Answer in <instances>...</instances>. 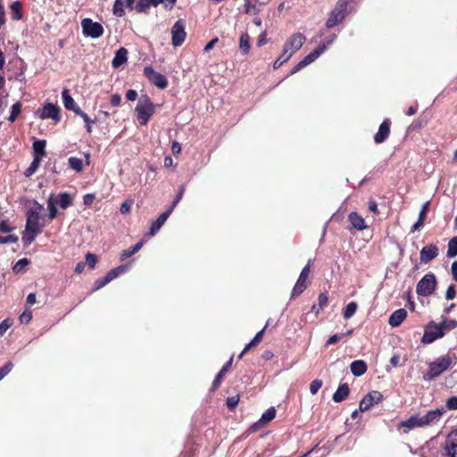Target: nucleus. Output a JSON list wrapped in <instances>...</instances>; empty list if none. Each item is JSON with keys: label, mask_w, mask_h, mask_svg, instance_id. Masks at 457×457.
<instances>
[{"label": "nucleus", "mask_w": 457, "mask_h": 457, "mask_svg": "<svg viewBox=\"0 0 457 457\" xmlns=\"http://www.w3.org/2000/svg\"><path fill=\"white\" fill-rule=\"evenodd\" d=\"M43 209L41 204H36V206L28 212L26 228L21 237L24 245H30L37 235L41 233L44 224L41 222L40 212Z\"/></svg>", "instance_id": "f257e3e1"}, {"label": "nucleus", "mask_w": 457, "mask_h": 457, "mask_svg": "<svg viewBox=\"0 0 457 457\" xmlns=\"http://www.w3.org/2000/svg\"><path fill=\"white\" fill-rule=\"evenodd\" d=\"M455 357L451 354H445L438 357L428 365V370L424 375L425 380H431L446 371L453 363Z\"/></svg>", "instance_id": "f03ea898"}, {"label": "nucleus", "mask_w": 457, "mask_h": 457, "mask_svg": "<svg viewBox=\"0 0 457 457\" xmlns=\"http://www.w3.org/2000/svg\"><path fill=\"white\" fill-rule=\"evenodd\" d=\"M135 112L139 124L145 126L155 112V105L146 95L141 96L135 108Z\"/></svg>", "instance_id": "7ed1b4c3"}, {"label": "nucleus", "mask_w": 457, "mask_h": 457, "mask_svg": "<svg viewBox=\"0 0 457 457\" xmlns=\"http://www.w3.org/2000/svg\"><path fill=\"white\" fill-rule=\"evenodd\" d=\"M337 36L335 34L329 37V39L327 43L320 44L317 48H315L312 52L307 54L301 62H299L291 71V74H295L306 67L307 65L312 63L316 59H318L324 51L333 44L336 40Z\"/></svg>", "instance_id": "20e7f679"}, {"label": "nucleus", "mask_w": 457, "mask_h": 457, "mask_svg": "<svg viewBox=\"0 0 457 457\" xmlns=\"http://www.w3.org/2000/svg\"><path fill=\"white\" fill-rule=\"evenodd\" d=\"M349 0H338L326 21L327 28L330 29L342 22L347 15Z\"/></svg>", "instance_id": "39448f33"}, {"label": "nucleus", "mask_w": 457, "mask_h": 457, "mask_svg": "<svg viewBox=\"0 0 457 457\" xmlns=\"http://www.w3.org/2000/svg\"><path fill=\"white\" fill-rule=\"evenodd\" d=\"M437 281L434 273H427L417 284L416 292L419 295L428 296L436 288Z\"/></svg>", "instance_id": "423d86ee"}, {"label": "nucleus", "mask_w": 457, "mask_h": 457, "mask_svg": "<svg viewBox=\"0 0 457 457\" xmlns=\"http://www.w3.org/2000/svg\"><path fill=\"white\" fill-rule=\"evenodd\" d=\"M129 269V264H124L109 270L104 278H98L94 282L92 290L97 291L101 289L114 278H118L120 274L127 272Z\"/></svg>", "instance_id": "0eeeda50"}, {"label": "nucleus", "mask_w": 457, "mask_h": 457, "mask_svg": "<svg viewBox=\"0 0 457 457\" xmlns=\"http://www.w3.org/2000/svg\"><path fill=\"white\" fill-rule=\"evenodd\" d=\"M82 32L85 36L98 38L104 33V28L99 22L93 21L89 18L81 21Z\"/></svg>", "instance_id": "6e6552de"}, {"label": "nucleus", "mask_w": 457, "mask_h": 457, "mask_svg": "<svg viewBox=\"0 0 457 457\" xmlns=\"http://www.w3.org/2000/svg\"><path fill=\"white\" fill-rule=\"evenodd\" d=\"M186 22L184 20H178L171 28V43L175 47L180 46L187 37L185 30Z\"/></svg>", "instance_id": "1a4fd4ad"}, {"label": "nucleus", "mask_w": 457, "mask_h": 457, "mask_svg": "<svg viewBox=\"0 0 457 457\" xmlns=\"http://www.w3.org/2000/svg\"><path fill=\"white\" fill-rule=\"evenodd\" d=\"M445 336V331L440 323L430 322L426 328L422 337L424 344H431L435 340L441 338Z\"/></svg>", "instance_id": "9d476101"}, {"label": "nucleus", "mask_w": 457, "mask_h": 457, "mask_svg": "<svg viewBox=\"0 0 457 457\" xmlns=\"http://www.w3.org/2000/svg\"><path fill=\"white\" fill-rule=\"evenodd\" d=\"M383 400V395L378 391H371L367 394L359 403V411H369L372 406L378 404Z\"/></svg>", "instance_id": "9b49d317"}, {"label": "nucleus", "mask_w": 457, "mask_h": 457, "mask_svg": "<svg viewBox=\"0 0 457 457\" xmlns=\"http://www.w3.org/2000/svg\"><path fill=\"white\" fill-rule=\"evenodd\" d=\"M144 74L152 84L161 89H163L168 86V81L165 76L155 71L150 66H147L144 69Z\"/></svg>", "instance_id": "f8f14e48"}, {"label": "nucleus", "mask_w": 457, "mask_h": 457, "mask_svg": "<svg viewBox=\"0 0 457 457\" xmlns=\"http://www.w3.org/2000/svg\"><path fill=\"white\" fill-rule=\"evenodd\" d=\"M304 42V35L302 33H295L285 43L284 50H287V53H292L293 55L303 46Z\"/></svg>", "instance_id": "ddd939ff"}, {"label": "nucleus", "mask_w": 457, "mask_h": 457, "mask_svg": "<svg viewBox=\"0 0 457 457\" xmlns=\"http://www.w3.org/2000/svg\"><path fill=\"white\" fill-rule=\"evenodd\" d=\"M445 412V411L444 408H439L428 411L426 414L421 416L424 426L429 427L437 424Z\"/></svg>", "instance_id": "4468645a"}, {"label": "nucleus", "mask_w": 457, "mask_h": 457, "mask_svg": "<svg viewBox=\"0 0 457 457\" xmlns=\"http://www.w3.org/2000/svg\"><path fill=\"white\" fill-rule=\"evenodd\" d=\"M439 254V249L436 245H428L424 246L420 251V262L428 263Z\"/></svg>", "instance_id": "2eb2a0df"}, {"label": "nucleus", "mask_w": 457, "mask_h": 457, "mask_svg": "<svg viewBox=\"0 0 457 457\" xmlns=\"http://www.w3.org/2000/svg\"><path fill=\"white\" fill-rule=\"evenodd\" d=\"M445 450L448 457H457V429L448 435Z\"/></svg>", "instance_id": "dca6fc26"}, {"label": "nucleus", "mask_w": 457, "mask_h": 457, "mask_svg": "<svg viewBox=\"0 0 457 457\" xmlns=\"http://www.w3.org/2000/svg\"><path fill=\"white\" fill-rule=\"evenodd\" d=\"M59 111L60 110H59L58 106H56L53 104H47L39 112V117L42 120L53 119L55 121H59L60 120Z\"/></svg>", "instance_id": "f3484780"}, {"label": "nucleus", "mask_w": 457, "mask_h": 457, "mask_svg": "<svg viewBox=\"0 0 457 457\" xmlns=\"http://www.w3.org/2000/svg\"><path fill=\"white\" fill-rule=\"evenodd\" d=\"M399 427L406 428L405 432L417 428H425L422 417L420 415L411 416L408 420L401 421Z\"/></svg>", "instance_id": "a211bd4d"}, {"label": "nucleus", "mask_w": 457, "mask_h": 457, "mask_svg": "<svg viewBox=\"0 0 457 457\" xmlns=\"http://www.w3.org/2000/svg\"><path fill=\"white\" fill-rule=\"evenodd\" d=\"M134 3L135 0H116L112 8L113 14L117 17H122L127 8H133Z\"/></svg>", "instance_id": "6ab92c4d"}, {"label": "nucleus", "mask_w": 457, "mask_h": 457, "mask_svg": "<svg viewBox=\"0 0 457 457\" xmlns=\"http://www.w3.org/2000/svg\"><path fill=\"white\" fill-rule=\"evenodd\" d=\"M171 214L170 211H166L159 215L156 220L152 223L149 232L147 236L154 237L162 228V226L166 222L167 219Z\"/></svg>", "instance_id": "aec40b11"}, {"label": "nucleus", "mask_w": 457, "mask_h": 457, "mask_svg": "<svg viewBox=\"0 0 457 457\" xmlns=\"http://www.w3.org/2000/svg\"><path fill=\"white\" fill-rule=\"evenodd\" d=\"M407 317V311L403 308L395 311L389 317L388 323L391 327L396 328L402 324V322Z\"/></svg>", "instance_id": "412c9836"}, {"label": "nucleus", "mask_w": 457, "mask_h": 457, "mask_svg": "<svg viewBox=\"0 0 457 457\" xmlns=\"http://www.w3.org/2000/svg\"><path fill=\"white\" fill-rule=\"evenodd\" d=\"M390 129H389V121L384 120L379 128L378 131L374 136V140L377 144L383 143L389 136Z\"/></svg>", "instance_id": "4be33fe9"}, {"label": "nucleus", "mask_w": 457, "mask_h": 457, "mask_svg": "<svg viewBox=\"0 0 457 457\" xmlns=\"http://www.w3.org/2000/svg\"><path fill=\"white\" fill-rule=\"evenodd\" d=\"M128 60V50L124 47H120L116 51L114 58L112 59V64L113 68H118L124 64Z\"/></svg>", "instance_id": "5701e85b"}, {"label": "nucleus", "mask_w": 457, "mask_h": 457, "mask_svg": "<svg viewBox=\"0 0 457 457\" xmlns=\"http://www.w3.org/2000/svg\"><path fill=\"white\" fill-rule=\"evenodd\" d=\"M62 101L64 107L68 110L73 111L76 113V110H81L77 104L75 103L74 99L71 96L69 90L64 89L62 93Z\"/></svg>", "instance_id": "b1692460"}, {"label": "nucleus", "mask_w": 457, "mask_h": 457, "mask_svg": "<svg viewBox=\"0 0 457 457\" xmlns=\"http://www.w3.org/2000/svg\"><path fill=\"white\" fill-rule=\"evenodd\" d=\"M349 220L352 224V227L357 230H363L366 228L364 219L357 212H351L349 214Z\"/></svg>", "instance_id": "393cba45"}, {"label": "nucleus", "mask_w": 457, "mask_h": 457, "mask_svg": "<svg viewBox=\"0 0 457 457\" xmlns=\"http://www.w3.org/2000/svg\"><path fill=\"white\" fill-rule=\"evenodd\" d=\"M351 372L356 376L360 377L363 375L367 370L366 363L361 360L353 361L350 365Z\"/></svg>", "instance_id": "a878e982"}, {"label": "nucleus", "mask_w": 457, "mask_h": 457, "mask_svg": "<svg viewBox=\"0 0 457 457\" xmlns=\"http://www.w3.org/2000/svg\"><path fill=\"white\" fill-rule=\"evenodd\" d=\"M349 395V387L346 384L340 385L333 395V400L336 403L344 401Z\"/></svg>", "instance_id": "bb28decb"}, {"label": "nucleus", "mask_w": 457, "mask_h": 457, "mask_svg": "<svg viewBox=\"0 0 457 457\" xmlns=\"http://www.w3.org/2000/svg\"><path fill=\"white\" fill-rule=\"evenodd\" d=\"M232 361H233V357H231L229 359V361L222 367V369L216 375V377H215V378H214V380L212 382V390H215L216 388L219 387V386L220 385L221 380H222L226 371L230 368Z\"/></svg>", "instance_id": "cd10ccee"}, {"label": "nucleus", "mask_w": 457, "mask_h": 457, "mask_svg": "<svg viewBox=\"0 0 457 457\" xmlns=\"http://www.w3.org/2000/svg\"><path fill=\"white\" fill-rule=\"evenodd\" d=\"M268 325H269V320L267 321L265 327L254 336V337L252 339V341L250 343H248L245 346V348L242 351V353H240L239 357H242L252 346L256 345L257 344H259L262 341L264 330L266 329Z\"/></svg>", "instance_id": "c85d7f7f"}, {"label": "nucleus", "mask_w": 457, "mask_h": 457, "mask_svg": "<svg viewBox=\"0 0 457 457\" xmlns=\"http://www.w3.org/2000/svg\"><path fill=\"white\" fill-rule=\"evenodd\" d=\"M55 204L61 208L66 209L72 204V199L68 193H62L54 197Z\"/></svg>", "instance_id": "c756f323"}, {"label": "nucleus", "mask_w": 457, "mask_h": 457, "mask_svg": "<svg viewBox=\"0 0 457 457\" xmlns=\"http://www.w3.org/2000/svg\"><path fill=\"white\" fill-rule=\"evenodd\" d=\"M318 304H313L312 307V311L318 315L324 307H326L328 303V297L326 293H320L318 298Z\"/></svg>", "instance_id": "7c9ffc66"}, {"label": "nucleus", "mask_w": 457, "mask_h": 457, "mask_svg": "<svg viewBox=\"0 0 457 457\" xmlns=\"http://www.w3.org/2000/svg\"><path fill=\"white\" fill-rule=\"evenodd\" d=\"M144 243V240H141L135 245L131 246L130 248L124 250L120 256L121 261H124L125 259L129 258L130 256L137 253L143 246Z\"/></svg>", "instance_id": "2f4dec72"}, {"label": "nucleus", "mask_w": 457, "mask_h": 457, "mask_svg": "<svg viewBox=\"0 0 457 457\" xmlns=\"http://www.w3.org/2000/svg\"><path fill=\"white\" fill-rule=\"evenodd\" d=\"M68 163L70 168L76 172H80L84 169L83 160L80 158L71 156L68 159Z\"/></svg>", "instance_id": "473e14b6"}, {"label": "nucleus", "mask_w": 457, "mask_h": 457, "mask_svg": "<svg viewBox=\"0 0 457 457\" xmlns=\"http://www.w3.org/2000/svg\"><path fill=\"white\" fill-rule=\"evenodd\" d=\"M249 36L247 33H243L239 39V49L243 54H247L250 50Z\"/></svg>", "instance_id": "72a5a7b5"}, {"label": "nucleus", "mask_w": 457, "mask_h": 457, "mask_svg": "<svg viewBox=\"0 0 457 457\" xmlns=\"http://www.w3.org/2000/svg\"><path fill=\"white\" fill-rule=\"evenodd\" d=\"M11 13H12V19L14 21H19L22 18L21 13V4L19 1L13 2L11 6Z\"/></svg>", "instance_id": "f704fd0d"}, {"label": "nucleus", "mask_w": 457, "mask_h": 457, "mask_svg": "<svg viewBox=\"0 0 457 457\" xmlns=\"http://www.w3.org/2000/svg\"><path fill=\"white\" fill-rule=\"evenodd\" d=\"M292 57V53H287V50L283 49V53L276 59L273 63V68L278 69L282 64L287 62Z\"/></svg>", "instance_id": "c9c22d12"}, {"label": "nucleus", "mask_w": 457, "mask_h": 457, "mask_svg": "<svg viewBox=\"0 0 457 457\" xmlns=\"http://www.w3.org/2000/svg\"><path fill=\"white\" fill-rule=\"evenodd\" d=\"M276 416V410L274 407L269 408L265 412L262 413L259 422L266 424L271 421Z\"/></svg>", "instance_id": "e433bc0d"}, {"label": "nucleus", "mask_w": 457, "mask_h": 457, "mask_svg": "<svg viewBox=\"0 0 457 457\" xmlns=\"http://www.w3.org/2000/svg\"><path fill=\"white\" fill-rule=\"evenodd\" d=\"M357 303L355 302L349 303L343 311V316L345 320L352 318L357 311Z\"/></svg>", "instance_id": "4c0bfd02"}, {"label": "nucleus", "mask_w": 457, "mask_h": 457, "mask_svg": "<svg viewBox=\"0 0 457 457\" xmlns=\"http://www.w3.org/2000/svg\"><path fill=\"white\" fill-rule=\"evenodd\" d=\"M47 209L49 210V219H55L57 216V208L54 195H50V197L47 200Z\"/></svg>", "instance_id": "58836bf2"}, {"label": "nucleus", "mask_w": 457, "mask_h": 457, "mask_svg": "<svg viewBox=\"0 0 457 457\" xmlns=\"http://www.w3.org/2000/svg\"><path fill=\"white\" fill-rule=\"evenodd\" d=\"M306 287H307V283L305 281H301V280L297 279V281L292 290L291 297L293 298V297L300 295L305 290Z\"/></svg>", "instance_id": "ea45409f"}, {"label": "nucleus", "mask_w": 457, "mask_h": 457, "mask_svg": "<svg viewBox=\"0 0 457 457\" xmlns=\"http://www.w3.org/2000/svg\"><path fill=\"white\" fill-rule=\"evenodd\" d=\"M457 255V237L450 239L448 243L447 256L449 258L455 257Z\"/></svg>", "instance_id": "a19ab883"}, {"label": "nucleus", "mask_w": 457, "mask_h": 457, "mask_svg": "<svg viewBox=\"0 0 457 457\" xmlns=\"http://www.w3.org/2000/svg\"><path fill=\"white\" fill-rule=\"evenodd\" d=\"M39 164H40V158L38 156H36L33 159L30 165L29 166V168L25 170V172H24L25 176L30 177L32 174H34L36 172V170H37Z\"/></svg>", "instance_id": "79ce46f5"}, {"label": "nucleus", "mask_w": 457, "mask_h": 457, "mask_svg": "<svg viewBox=\"0 0 457 457\" xmlns=\"http://www.w3.org/2000/svg\"><path fill=\"white\" fill-rule=\"evenodd\" d=\"M244 8L245 13L257 14L260 12V9L257 7L256 4L252 3L251 0H245Z\"/></svg>", "instance_id": "37998d69"}, {"label": "nucleus", "mask_w": 457, "mask_h": 457, "mask_svg": "<svg viewBox=\"0 0 457 457\" xmlns=\"http://www.w3.org/2000/svg\"><path fill=\"white\" fill-rule=\"evenodd\" d=\"M151 5L152 4L149 2V0H137L134 6V9L137 12H145Z\"/></svg>", "instance_id": "c03bdc74"}, {"label": "nucleus", "mask_w": 457, "mask_h": 457, "mask_svg": "<svg viewBox=\"0 0 457 457\" xmlns=\"http://www.w3.org/2000/svg\"><path fill=\"white\" fill-rule=\"evenodd\" d=\"M184 193H185V187L184 186H180L179 188L178 194H177L175 199L173 200L171 205L168 209V211H170V212H173L174 208L177 206V204L182 199Z\"/></svg>", "instance_id": "a18cd8bd"}, {"label": "nucleus", "mask_w": 457, "mask_h": 457, "mask_svg": "<svg viewBox=\"0 0 457 457\" xmlns=\"http://www.w3.org/2000/svg\"><path fill=\"white\" fill-rule=\"evenodd\" d=\"M21 110V104L20 103H15L14 104H12L11 114L8 117V120L13 122L16 120L17 116L20 114Z\"/></svg>", "instance_id": "49530a36"}, {"label": "nucleus", "mask_w": 457, "mask_h": 457, "mask_svg": "<svg viewBox=\"0 0 457 457\" xmlns=\"http://www.w3.org/2000/svg\"><path fill=\"white\" fill-rule=\"evenodd\" d=\"M45 146H46V141L45 140H37L34 142L33 144V149L36 154L44 155L45 154Z\"/></svg>", "instance_id": "de8ad7c7"}, {"label": "nucleus", "mask_w": 457, "mask_h": 457, "mask_svg": "<svg viewBox=\"0 0 457 457\" xmlns=\"http://www.w3.org/2000/svg\"><path fill=\"white\" fill-rule=\"evenodd\" d=\"M29 264V261L26 258L19 260L13 266V271L16 273L21 272Z\"/></svg>", "instance_id": "09e8293b"}, {"label": "nucleus", "mask_w": 457, "mask_h": 457, "mask_svg": "<svg viewBox=\"0 0 457 457\" xmlns=\"http://www.w3.org/2000/svg\"><path fill=\"white\" fill-rule=\"evenodd\" d=\"M76 114L79 115L84 120L85 123H87V129L88 132H90L91 131V124L94 121L89 118V116L87 113H85L81 110H76Z\"/></svg>", "instance_id": "8fccbe9b"}, {"label": "nucleus", "mask_w": 457, "mask_h": 457, "mask_svg": "<svg viewBox=\"0 0 457 457\" xmlns=\"http://www.w3.org/2000/svg\"><path fill=\"white\" fill-rule=\"evenodd\" d=\"M444 331L446 330H452L457 328V320H444L440 322Z\"/></svg>", "instance_id": "3c124183"}, {"label": "nucleus", "mask_w": 457, "mask_h": 457, "mask_svg": "<svg viewBox=\"0 0 457 457\" xmlns=\"http://www.w3.org/2000/svg\"><path fill=\"white\" fill-rule=\"evenodd\" d=\"M322 381L320 379H314L310 385V392L312 395H316L322 386Z\"/></svg>", "instance_id": "603ef678"}, {"label": "nucleus", "mask_w": 457, "mask_h": 457, "mask_svg": "<svg viewBox=\"0 0 457 457\" xmlns=\"http://www.w3.org/2000/svg\"><path fill=\"white\" fill-rule=\"evenodd\" d=\"M12 325V320L5 319L0 323V337L4 335L7 329Z\"/></svg>", "instance_id": "864d4df0"}, {"label": "nucleus", "mask_w": 457, "mask_h": 457, "mask_svg": "<svg viewBox=\"0 0 457 457\" xmlns=\"http://www.w3.org/2000/svg\"><path fill=\"white\" fill-rule=\"evenodd\" d=\"M86 262L89 266V268L94 269L97 262L96 255L91 253H87L86 254Z\"/></svg>", "instance_id": "5fc2aeb1"}, {"label": "nucleus", "mask_w": 457, "mask_h": 457, "mask_svg": "<svg viewBox=\"0 0 457 457\" xmlns=\"http://www.w3.org/2000/svg\"><path fill=\"white\" fill-rule=\"evenodd\" d=\"M12 362L8 361L0 368V380L3 379L12 370Z\"/></svg>", "instance_id": "6e6d98bb"}, {"label": "nucleus", "mask_w": 457, "mask_h": 457, "mask_svg": "<svg viewBox=\"0 0 457 457\" xmlns=\"http://www.w3.org/2000/svg\"><path fill=\"white\" fill-rule=\"evenodd\" d=\"M17 241H18V237L14 235H7V236L0 235V244L16 243Z\"/></svg>", "instance_id": "4d7b16f0"}, {"label": "nucleus", "mask_w": 457, "mask_h": 457, "mask_svg": "<svg viewBox=\"0 0 457 457\" xmlns=\"http://www.w3.org/2000/svg\"><path fill=\"white\" fill-rule=\"evenodd\" d=\"M32 319V312L30 311H24L21 315H20V321L21 323H29Z\"/></svg>", "instance_id": "13d9d810"}, {"label": "nucleus", "mask_w": 457, "mask_h": 457, "mask_svg": "<svg viewBox=\"0 0 457 457\" xmlns=\"http://www.w3.org/2000/svg\"><path fill=\"white\" fill-rule=\"evenodd\" d=\"M445 405L449 410H457V396H452L446 400Z\"/></svg>", "instance_id": "bf43d9fd"}, {"label": "nucleus", "mask_w": 457, "mask_h": 457, "mask_svg": "<svg viewBox=\"0 0 457 457\" xmlns=\"http://www.w3.org/2000/svg\"><path fill=\"white\" fill-rule=\"evenodd\" d=\"M238 401H239V396H237V395L228 397L227 401H226L227 406L229 409H234L237 405Z\"/></svg>", "instance_id": "052dcab7"}, {"label": "nucleus", "mask_w": 457, "mask_h": 457, "mask_svg": "<svg viewBox=\"0 0 457 457\" xmlns=\"http://www.w3.org/2000/svg\"><path fill=\"white\" fill-rule=\"evenodd\" d=\"M456 295V289L454 285H450L445 293V298L447 300H453Z\"/></svg>", "instance_id": "680f3d73"}, {"label": "nucleus", "mask_w": 457, "mask_h": 457, "mask_svg": "<svg viewBox=\"0 0 457 457\" xmlns=\"http://www.w3.org/2000/svg\"><path fill=\"white\" fill-rule=\"evenodd\" d=\"M310 273V263H308L301 271L300 276L298 278L301 281H305L308 278V275Z\"/></svg>", "instance_id": "e2e57ef3"}, {"label": "nucleus", "mask_w": 457, "mask_h": 457, "mask_svg": "<svg viewBox=\"0 0 457 457\" xmlns=\"http://www.w3.org/2000/svg\"><path fill=\"white\" fill-rule=\"evenodd\" d=\"M121 102V97L118 94H113L111 96L110 103L112 106H119Z\"/></svg>", "instance_id": "0e129e2a"}, {"label": "nucleus", "mask_w": 457, "mask_h": 457, "mask_svg": "<svg viewBox=\"0 0 457 457\" xmlns=\"http://www.w3.org/2000/svg\"><path fill=\"white\" fill-rule=\"evenodd\" d=\"M428 205H429V202H426L422 205V208H421V210L420 212V215H419L420 219H421V220H425L426 219L428 209Z\"/></svg>", "instance_id": "69168bd1"}, {"label": "nucleus", "mask_w": 457, "mask_h": 457, "mask_svg": "<svg viewBox=\"0 0 457 457\" xmlns=\"http://www.w3.org/2000/svg\"><path fill=\"white\" fill-rule=\"evenodd\" d=\"M126 97L129 101H135L137 97V92L134 89H129L126 93Z\"/></svg>", "instance_id": "338daca9"}, {"label": "nucleus", "mask_w": 457, "mask_h": 457, "mask_svg": "<svg viewBox=\"0 0 457 457\" xmlns=\"http://www.w3.org/2000/svg\"><path fill=\"white\" fill-rule=\"evenodd\" d=\"M12 228L9 226L7 221L2 220L0 221V232L2 233H7L11 231Z\"/></svg>", "instance_id": "774afa93"}]
</instances>
